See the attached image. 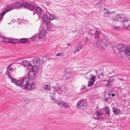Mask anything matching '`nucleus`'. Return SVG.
I'll return each instance as SVG.
<instances>
[{"instance_id":"f257e3e1","label":"nucleus","mask_w":130,"mask_h":130,"mask_svg":"<svg viewBox=\"0 0 130 130\" xmlns=\"http://www.w3.org/2000/svg\"><path fill=\"white\" fill-rule=\"evenodd\" d=\"M105 118L104 115L101 111H96L93 114V118L95 120H104Z\"/></svg>"},{"instance_id":"f03ea898","label":"nucleus","mask_w":130,"mask_h":130,"mask_svg":"<svg viewBox=\"0 0 130 130\" xmlns=\"http://www.w3.org/2000/svg\"><path fill=\"white\" fill-rule=\"evenodd\" d=\"M77 107L81 110H85L87 107V103L84 101L81 100L78 101L77 104Z\"/></svg>"},{"instance_id":"7ed1b4c3","label":"nucleus","mask_w":130,"mask_h":130,"mask_svg":"<svg viewBox=\"0 0 130 130\" xmlns=\"http://www.w3.org/2000/svg\"><path fill=\"white\" fill-rule=\"evenodd\" d=\"M14 8L13 6L10 5H7V8H5L6 11H4L0 14V21L2 18H3L4 15L7 12L13 9Z\"/></svg>"},{"instance_id":"20e7f679","label":"nucleus","mask_w":130,"mask_h":130,"mask_svg":"<svg viewBox=\"0 0 130 130\" xmlns=\"http://www.w3.org/2000/svg\"><path fill=\"white\" fill-rule=\"evenodd\" d=\"M105 40L104 39L102 40L101 39L98 40L96 42V47H102V43H103L104 45L106 46L109 44V43L108 41H106L105 42Z\"/></svg>"},{"instance_id":"39448f33","label":"nucleus","mask_w":130,"mask_h":130,"mask_svg":"<svg viewBox=\"0 0 130 130\" xmlns=\"http://www.w3.org/2000/svg\"><path fill=\"white\" fill-rule=\"evenodd\" d=\"M35 86V83H32L31 84L28 83L25 84L23 87L27 90H31L34 89Z\"/></svg>"},{"instance_id":"423d86ee","label":"nucleus","mask_w":130,"mask_h":130,"mask_svg":"<svg viewBox=\"0 0 130 130\" xmlns=\"http://www.w3.org/2000/svg\"><path fill=\"white\" fill-rule=\"evenodd\" d=\"M22 63L23 65L26 67H28L29 66H31L32 69L33 71L35 70V68H36L37 67L36 66H32L31 64H30L29 62L28 61V60H25L24 61H22Z\"/></svg>"},{"instance_id":"0eeeda50","label":"nucleus","mask_w":130,"mask_h":130,"mask_svg":"<svg viewBox=\"0 0 130 130\" xmlns=\"http://www.w3.org/2000/svg\"><path fill=\"white\" fill-rule=\"evenodd\" d=\"M127 47L126 46L121 43L118 44L116 46L117 49L119 51L123 50Z\"/></svg>"},{"instance_id":"6e6552de","label":"nucleus","mask_w":130,"mask_h":130,"mask_svg":"<svg viewBox=\"0 0 130 130\" xmlns=\"http://www.w3.org/2000/svg\"><path fill=\"white\" fill-rule=\"evenodd\" d=\"M123 25L125 27H129L130 26V20L128 18L125 19L123 21Z\"/></svg>"},{"instance_id":"1a4fd4ad","label":"nucleus","mask_w":130,"mask_h":130,"mask_svg":"<svg viewBox=\"0 0 130 130\" xmlns=\"http://www.w3.org/2000/svg\"><path fill=\"white\" fill-rule=\"evenodd\" d=\"M29 79L31 80L34 79L36 77V76L34 72L32 71H29L28 74Z\"/></svg>"},{"instance_id":"9d476101","label":"nucleus","mask_w":130,"mask_h":130,"mask_svg":"<svg viewBox=\"0 0 130 130\" xmlns=\"http://www.w3.org/2000/svg\"><path fill=\"white\" fill-rule=\"evenodd\" d=\"M10 65L7 68V74L8 77L9 78H10L11 77L10 74H11L12 72V71H13V68H10Z\"/></svg>"},{"instance_id":"9b49d317","label":"nucleus","mask_w":130,"mask_h":130,"mask_svg":"<svg viewBox=\"0 0 130 130\" xmlns=\"http://www.w3.org/2000/svg\"><path fill=\"white\" fill-rule=\"evenodd\" d=\"M46 31L44 29H43L40 32L38 35V37L39 38H42L44 36L45 34Z\"/></svg>"},{"instance_id":"f8f14e48","label":"nucleus","mask_w":130,"mask_h":130,"mask_svg":"<svg viewBox=\"0 0 130 130\" xmlns=\"http://www.w3.org/2000/svg\"><path fill=\"white\" fill-rule=\"evenodd\" d=\"M128 48V47L125 48L124 50L122 51H119L118 52L123 57L125 56L126 55L128 57V55L127 54V52L126 51V50Z\"/></svg>"},{"instance_id":"ddd939ff","label":"nucleus","mask_w":130,"mask_h":130,"mask_svg":"<svg viewBox=\"0 0 130 130\" xmlns=\"http://www.w3.org/2000/svg\"><path fill=\"white\" fill-rule=\"evenodd\" d=\"M13 6L14 8L17 9H19L20 7L21 8L22 7V5L19 2L15 3Z\"/></svg>"},{"instance_id":"4468645a","label":"nucleus","mask_w":130,"mask_h":130,"mask_svg":"<svg viewBox=\"0 0 130 130\" xmlns=\"http://www.w3.org/2000/svg\"><path fill=\"white\" fill-rule=\"evenodd\" d=\"M40 61L41 60L39 58H37L33 59L32 62L33 64L35 65H39Z\"/></svg>"},{"instance_id":"2eb2a0df","label":"nucleus","mask_w":130,"mask_h":130,"mask_svg":"<svg viewBox=\"0 0 130 130\" xmlns=\"http://www.w3.org/2000/svg\"><path fill=\"white\" fill-rule=\"evenodd\" d=\"M69 106V104L64 102H61L60 105L59 106V107L62 108V107H64V108H67Z\"/></svg>"},{"instance_id":"dca6fc26","label":"nucleus","mask_w":130,"mask_h":130,"mask_svg":"<svg viewBox=\"0 0 130 130\" xmlns=\"http://www.w3.org/2000/svg\"><path fill=\"white\" fill-rule=\"evenodd\" d=\"M18 42L22 43H25L27 42L28 40L27 39L25 38H23L18 39Z\"/></svg>"},{"instance_id":"f3484780","label":"nucleus","mask_w":130,"mask_h":130,"mask_svg":"<svg viewBox=\"0 0 130 130\" xmlns=\"http://www.w3.org/2000/svg\"><path fill=\"white\" fill-rule=\"evenodd\" d=\"M53 25L52 24L48 22L46 24V26L47 27V30H49V29L53 27Z\"/></svg>"},{"instance_id":"a211bd4d","label":"nucleus","mask_w":130,"mask_h":130,"mask_svg":"<svg viewBox=\"0 0 130 130\" xmlns=\"http://www.w3.org/2000/svg\"><path fill=\"white\" fill-rule=\"evenodd\" d=\"M23 86H24L25 84L27 83L28 82V79L26 77H24L21 81Z\"/></svg>"},{"instance_id":"6ab92c4d","label":"nucleus","mask_w":130,"mask_h":130,"mask_svg":"<svg viewBox=\"0 0 130 130\" xmlns=\"http://www.w3.org/2000/svg\"><path fill=\"white\" fill-rule=\"evenodd\" d=\"M113 112L115 114H118L121 112L120 109H118L117 108H113Z\"/></svg>"},{"instance_id":"aec40b11","label":"nucleus","mask_w":130,"mask_h":130,"mask_svg":"<svg viewBox=\"0 0 130 130\" xmlns=\"http://www.w3.org/2000/svg\"><path fill=\"white\" fill-rule=\"evenodd\" d=\"M28 8L29 10L32 11H34L35 9V8L34 5L30 3L29 4Z\"/></svg>"},{"instance_id":"412c9836","label":"nucleus","mask_w":130,"mask_h":130,"mask_svg":"<svg viewBox=\"0 0 130 130\" xmlns=\"http://www.w3.org/2000/svg\"><path fill=\"white\" fill-rule=\"evenodd\" d=\"M52 88L55 89L56 90H57L60 89H61V88L60 86H59L58 84L57 83L56 84H55V85L52 86Z\"/></svg>"},{"instance_id":"4be33fe9","label":"nucleus","mask_w":130,"mask_h":130,"mask_svg":"<svg viewBox=\"0 0 130 130\" xmlns=\"http://www.w3.org/2000/svg\"><path fill=\"white\" fill-rule=\"evenodd\" d=\"M111 98H112L111 97H110L108 96H106L105 95H104V101L106 102H110L111 100L110 99Z\"/></svg>"},{"instance_id":"5701e85b","label":"nucleus","mask_w":130,"mask_h":130,"mask_svg":"<svg viewBox=\"0 0 130 130\" xmlns=\"http://www.w3.org/2000/svg\"><path fill=\"white\" fill-rule=\"evenodd\" d=\"M105 111L106 113L108 115V116H109L110 112L109 107L107 106L105 108Z\"/></svg>"},{"instance_id":"b1692460","label":"nucleus","mask_w":130,"mask_h":130,"mask_svg":"<svg viewBox=\"0 0 130 130\" xmlns=\"http://www.w3.org/2000/svg\"><path fill=\"white\" fill-rule=\"evenodd\" d=\"M15 84L16 85L19 87H23V86L22 83L21 81L20 80H18L16 82H15Z\"/></svg>"},{"instance_id":"393cba45","label":"nucleus","mask_w":130,"mask_h":130,"mask_svg":"<svg viewBox=\"0 0 130 130\" xmlns=\"http://www.w3.org/2000/svg\"><path fill=\"white\" fill-rule=\"evenodd\" d=\"M18 39H14L13 38H10L9 41V42H10L11 44H16L17 43V42H15V41L17 40Z\"/></svg>"},{"instance_id":"a878e982","label":"nucleus","mask_w":130,"mask_h":130,"mask_svg":"<svg viewBox=\"0 0 130 130\" xmlns=\"http://www.w3.org/2000/svg\"><path fill=\"white\" fill-rule=\"evenodd\" d=\"M35 9L40 14H42V11L41 8L39 7H37L35 8Z\"/></svg>"},{"instance_id":"bb28decb","label":"nucleus","mask_w":130,"mask_h":130,"mask_svg":"<svg viewBox=\"0 0 130 130\" xmlns=\"http://www.w3.org/2000/svg\"><path fill=\"white\" fill-rule=\"evenodd\" d=\"M43 19L44 21L46 22H47L48 20V17L47 14H44L43 15Z\"/></svg>"},{"instance_id":"cd10ccee","label":"nucleus","mask_w":130,"mask_h":130,"mask_svg":"<svg viewBox=\"0 0 130 130\" xmlns=\"http://www.w3.org/2000/svg\"><path fill=\"white\" fill-rule=\"evenodd\" d=\"M43 88L45 89L50 90H51V87L50 86L48 85H44L43 86Z\"/></svg>"},{"instance_id":"c85d7f7f","label":"nucleus","mask_w":130,"mask_h":130,"mask_svg":"<svg viewBox=\"0 0 130 130\" xmlns=\"http://www.w3.org/2000/svg\"><path fill=\"white\" fill-rule=\"evenodd\" d=\"M29 4V3H28L26 2H23L21 4L22 5V6H23L25 8H26L27 7L28 8Z\"/></svg>"},{"instance_id":"c756f323","label":"nucleus","mask_w":130,"mask_h":130,"mask_svg":"<svg viewBox=\"0 0 130 130\" xmlns=\"http://www.w3.org/2000/svg\"><path fill=\"white\" fill-rule=\"evenodd\" d=\"M91 76L90 78V80L92 81L95 82V78H96V76L94 75H92V74H91Z\"/></svg>"},{"instance_id":"7c9ffc66","label":"nucleus","mask_w":130,"mask_h":130,"mask_svg":"<svg viewBox=\"0 0 130 130\" xmlns=\"http://www.w3.org/2000/svg\"><path fill=\"white\" fill-rule=\"evenodd\" d=\"M126 51L128 55V58L130 59V46H128V48L126 50Z\"/></svg>"},{"instance_id":"2f4dec72","label":"nucleus","mask_w":130,"mask_h":130,"mask_svg":"<svg viewBox=\"0 0 130 130\" xmlns=\"http://www.w3.org/2000/svg\"><path fill=\"white\" fill-rule=\"evenodd\" d=\"M94 83V81H89L88 82V84L87 85L88 87H91L93 86Z\"/></svg>"},{"instance_id":"473e14b6","label":"nucleus","mask_w":130,"mask_h":130,"mask_svg":"<svg viewBox=\"0 0 130 130\" xmlns=\"http://www.w3.org/2000/svg\"><path fill=\"white\" fill-rule=\"evenodd\" d=\"M103 10H104V12L106 14H111V12L110 11H108L107 9L104 8Z\"/></svg>"},{"instance_id":"72a5a7b5","label":"nucleus","mask_w":130,"mask_h":130,"mask_svg":"<svg viewBox=\"0 0 130 130\" xmlns=\"http://www.w3.org/2000/svg\"><path fill=\"white\" fill-rule=\"evenodd\" d=\"M9 78L11 79V80L12 83H15V82H16L17 81V80L12 77H10V78Z\"/></svg>"},{"instance_id":"f704fd0d","label":"nucleus","mask_w":130,"mask_h":130,"mask_svg":"<svg viewBox=\"0 0 130 130\" xmlns=\"http://www.w3.org/2000/svg\"><path fill=\"white\" fill-rule=\"evenodd\" d=\"M9 78L11 79V80L12 83H15V82H16L17 81V80L12 77H10V78Z\"/></svg>"},{"instance_id":"c9c22d12","label":"nucleus","mask_w":130,"mask_h":130,"mask_svg":"<svg viewBox=\"0 0 130 130\" xmlns=\"http://www.w3.org/2000/svg\"><path fill=\"white\" fill-rule=\"evenodd\" d=\"M9 40L10 38H8L5 37L3 38V40L5 42H9Z\"/></svg>"},{"instance_id":"e433bc0d","label":"nucleus","mask_w":130,"mask_h":130,"mask_svg":"<svg viewBox=\"0 0 130 130\" xmlns=\"http://www.w3.org/2000/svg\"><path fill=\"white\" fill-rule=\"evenodd\" d=\"M55 17L54 15L53 14H50L49 15L50 19L51 20L55 19Z\"/></svg>"},{"instance_id":"4c0bfd02","label":"nucleus","mask_w":130,"mask_h":130,"mask_svg":"<svg viewBox=\"0 0 130 130\" xmlns=\"http://www.w3.org/2000/svg\"><path fill=\"white\" fill-rule=\"evenodd\" d=\"M54 102L55 103H56V104H58V105L59 107V106L60 105L61 102H60V101H58L57 100H54Z\"/></svg>"},{"instance_id":"58836bf2","label":"nucleus","mask_w":130,"mask_h":130,"mask_svg":"<svg viewBox=\"0 0 130 130\" xmlns=\"http://www.w3.org/2000/svg\"><path fill=\"white\" fill-rule=\"evenodd\" d=\"M112 76L109 77V80H110V82L112 81V82H113L115 80V78L112 77L113 76Z\"/></svg>"},{"instance_id":"ea45409f","label":"nucleus","mask_w":130,"mask_h":130,"mask_svg":"<svg viewBox=\"0 0 130 130\" xmlns=\"http://www.w3.org/2000/svg\"><path fill=\"white\" fill-rule=\"evenodd\" d=\"M86 87L85 85H83L80 89L81 91H82L86 89Z\"/></svg>"},{"instance_id":"a19ab883","label":"nucleus","mask_w":130,"mask_h":130,"mask_svg":"<svg viewBox=\"0 0 130 130\" xmlns=\"http://www.w3.org/2000/svg\"><path fill=\"white\" fill-rule=\"evenodd\" d=\"M65 72L67 73H69L71 72V70L69 68H67L65 70Z\"/></svg>"},{"instance_id":"79ce46f5","label":"nucleus","mask_w":130,"mask_h":130,"mask_svg":"<svg viewBox=\"0 0 130 130\" xmlns=\"http://www.w3.org/2000/svg\"><path fill=\"white\" fill-rule=\"evenodd\" d=\"M72 78V76H67L65 78V79L66 80H68L71 79Z\"/></svg>"},{"instance_id":"37998d69","label":"nucleus","mask_w":130,"mask_h":130,"mask_svg":"<svg viewBox=\"0 0 130 130\" xmlns=\"http://www.w3.org/2000/svg\"><path fill=\"white\" fill-rule=\"evenodd\" d=\"M100 33L99 31H96L95 32V37H98L100 34Z\"/></svg>"},{"instance_id":"c03bdc74","label":"nucleus","mask_w":130,"mask_h":130,"mask_svg":"<svg viewBox=\"0 0 130 130\" xmlns=\"http://www.w3.org/2000/svg\"><path fill=\"white\" fill-rule=\"evenodd\" d=\"M64 55V54H63L62 53H59L57 54L56 55V56H62Z\"/></svg>"},{"instance_id":"a18cd8bd","label":"nucleus","mask_w":130,"mask_h":130,"mask_svg":"<svg viewBox=\"0 0 130 130\" xmlns=\"http://www.w3.org/2000/svg\"><path fill=\"white\" fill-rule=\"evenodd\" d=\"M37 38V37L36 36H34L33 37H32L31 38V41H32L33 40H35Z\"/></svg>"},{"instance_id":"49530a36","label":"nucleus","mask_w":130,"mask_h":130,"mask_svg":"<svg viewBox=\"0 0 130 130\" xmlns=\"http://www.w3.org/2000/svg\"><path fill=\"white\" fill-rule=\"evenodd\" d=\"M112 85V83L110 82H108L106 85V86H109Z\"/></svg>"},{"instance_id":"de8ad7c7","label":"nucleus","mask_w":130,"mask_h":130,"mask_svg":"<svg viewBox=\"0 0 130 130\" xmlns=\"http://www.w3.org/2000/svg\"><path fill=\"white\" fill-rule=\"evenodd\" d=\"M35 14H36V16L38 18H39V16L37 14V13L36 12H34L33 13V15H34Z\"/></svg>"},{"instance_id":"09e8293b","label":"nucleus","mask_w":130,"mask_h":130,"mask_svg":"<svg viewBox=\"0 0 130 130\" xmlns=\"http://www.w3.org/2000/svg\"><path fill=\"white\" fill-rule=\"evenodd\" d=\"M85 39H86V40H85L86 42H87L90 40V39L88 38L87 36L86 37Z\"/></svg>"},{"instance_id":"8fccbe9b","label":"nucleus","mask_w":130,"mask_h":130,"mask_svg":"<svg viewBox=\"0 0 130 130\" xmlns=\"http://www.w3.org/2000/svg\"><path fill=\"white\" fill-rule=\"evenodd\" d=\"M81 48H80L79 49H77L75 51H74V53H76V52L78 51H79L81 49Z\"/></svg>"},{"instance_id":"3c124183","label":"nucleus","mask_w":130,"mask_h":130,"mask_svg":"<svg viewBox=\"0 0 130 130\" xmlns=\"http://www.w3.org/2000/svg\"><path fill=\"white\" fill-rule=\"evenodd\" d=\"M57 91L58 93L59 94L61 93L62 92V91L60 89L58 90H57Z\"/></svg>"},{"instance_id":"603ef678","label":"nucleus","mask_w":130,"mask_h":130,"mask_svg":"<svg viewBox=\"0 0 130 130\" xmlns=\"http://www.w3.org/2000/svg\"><path fill=\"white\" fill-rule=\"evenodd\" d=\"M46 56H44L42 57V61L43 62H45V61L44 60V59H45V58H46Z\"/></svg>"},{"instance_id":"864d4df0","label":"nucleus","mask_w":130,"mask_h":130,"mask_svg":"<svg viewBox=\"0 0 130 130\" xmlns=\"http://www.w3.org/2000/svg\"><path fill=\"white\" fill-rule=\"evenodd\" d=\"M62 89L63 90H67V89L66 87H65L64 86H62Z\"/></svg>"},{"instance_id":"5fc2aeb1","label":"nucleus","mask_w":130,"mask_h":130,"mask_svg":"<svg viewBox=\"0 0 130 130\" xmlns=\"http://www.w3.org/2000/svg\"><path fill=\"white\" fill-rule=\"evenodd\" d=\"M102 1H99L98 3L97 4H102Z\"/></svg>"},{"instance_id":"6e6d98bb","label":"nucleus","mask_w":130,"mask_h":130,"mask_svg":"<svg viewBox=\"0 0 130 130\" xmlns=\"http://www.w3.org/2000/svg\"><path fill=\"white\" fill-rule=\"evenodd\" d=\"M71 45H72V44L70 43H68L67 44V45L68 46H71Z\"/></svg>"},{"instance_id":"4d7b16f0","label":"nucleus","mask_w":130,"mask_h":130,"mask_svg":"<svg viewBox=\"0 0 130 130\" xmlns=\"http://www.w3.org/2000/svg\"><path fill=\"white\" fill-rule=\"evenodd\" d=\"M111 95L112 96H114L115 95V94L114 93H112L111 94Z\"/></svg>"},{"instance_id":"13d9d810","label":"nucleus","mask_w":130,"mask_h":130,"mask_svg":"<svg viewBox=\"0 0 130 130\" xmlns=\"http://www.w3.org/2000/svg\"><path fill=\"white\" fill-rule=\"evenodd\" d=\"M51 99L52 100H53L54 101V100H55V98H53V97H51Z\"/></svg>"},{"instance_id":"bf43d9fd","label":"nucleus","mask_w":130,"mask_h":130,"mask_svg":"<svg viewBox=\"0 0 130 130\" xmlns=\"http://www.w3.org/2000/svg\"><path fill=\"white\" fill-rule=\"evenodd\" d=\"M106 81L107 82H110V81L109 80H109H107Z\"/></svg>"},{"instance_id":"052dcab7","label":"nucleus","mask_w":130,"mask_h":130,"mask_svg":"<svg viewBox=\"0 0 130 130\" xmlns=\"http://www.w3.org/2000/svg\"><path fill=\"white\" fill-rule=\"evenodd\" d=\"M76 31H77V30H75V31L73 30L72 31V32L73 33H75V32H76Z\"/></svg>"},{"instance_id":"680f3d73","label":"nucleus","mask_w":130,"mask_h":130,"mask_svg":"<svg viewBox=\"0 0 130 130\" xmlns=\"http://www.w3.org/2000/svg\"><path fill=\"white\" fill-rule=\"evenodd\" d=\"M117 18H120V19L122 18V17H119V16H118V17H117Z\"/></svg>"},{"instance_id":"e2e57ef3","label":"nucleus","mask_w":130,"mask_h":130,"mask_svg":"<svg viewBox=\"0 0 130 130\" xmlns=\"http://www.w3.org/2000/svg\"><path fill=\"white\" fill-rule=\"evenodd\" d=\"M118 27H118L115 26V27H114V28L115 29H117V28H118Z\"/></svg>"},{"instance_id":"0e129e2a","label":"nucleus","mask_w":130,"mask_h":130,"mask_svg":"<svg viewBox=\"0 0 130 130\" xmlns=\"http://www.w3.org/2000/svg\"><path fill=\"white\" fill-rule=\"evenodd\" d=\"M107 95H109V96H110L111 95L109 93H108L107 94Z\"/></svg>"},{"instance_id":"69168bd1","label":"nucleus","mask_w":130,"mask_h":130,"mask_svg":"<svg viewBox=\"0 0 130 130\" xmlns=\"http://www.w3.org/2000/svg\"><path fill=\"white\" fill-rule=\"evenodd\" d=\"M97 86H96V85H95V88H97Z\"/></svg>"},{"instance_id":"338daca9","label":"nucleus","mask_w":130,"mask_h":130,"mask_svg":"<svg viewBox=\"0 0 130 130\" xmlns=\"http://www.w3.org/2000/svg\"><path fill=\"white\" fill-rule=\"evenodd\" d=\"M100 75H103V74H102V73H101V74H100Z\"/></svg>"},{"instance_id":"774afa93","label":"nucleus","mask_w":130,"mask_h":130,"mask_svg":"<svg viewBox=\"0 0 130 130\" xmlns=\"http://www.w3.org/2000/svg\"><path fill=\"white\" fill-rule=\"evenodd\" d=\"M17 63L20 64H21L20 63Z\"/></svg>"}]
</instances>
